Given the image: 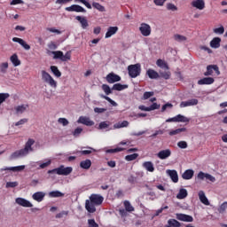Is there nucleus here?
Returning <instances> with one entry per match:
<instances>
[{"label":"nucleus","instance_id":"5fc2aeb1","mask_svg":"<svg viewBox=\"0 0 227 227\" xmlns=\"http://www.w3.org/2000/svg\"><path fill=\"white\" fill-rule=\"evenodd\" d=\"M213 33H215V35H223L224 33V27L221 26L219 27L214 28Z\"/></svg>","mask_w":227,"mask_h":227},{"label":"nucleus","instance_id":"a211bd4d","mask_svg":"<svg viewBox=\"0 0 227 227\" xmlns=\"http://www.w3.org/2000/svg\"><path fill=\"white\" fill-rule=\"evenodd\" d=\"M75 20H77L81 24V27L82 29H86L90 27V23H88V19L84 16H76Z\"/></svg>","mask_w":227,"mask_h":227},{"label":"nucleus","instance_id":"6e6d98bb","mask_svg":"<svg viewBox=\"0 0 227 227\" xmlns=\"http://www.w3.org/2000/svg\"><path fill=\"white\" fill-rule=\"evenodd\" d=\"M6 98H10V94L8 93H0V106L6 100Z\"/></svg>","mask_w":227,"mask_h":227},{"label":"nucleus","instance_id":"c756f323","mask_svg":"<svg viewBox=\"0 0 227 227\" xmlns=\"http://www.w3.org/2000/svg\"><path fill=\"white\" fill-rule=\"evenodd\" d=\"M175 118L176 123H189V118L185 117V115L177 114Z\"/></svg>","mask_w":227,"mask_h":227},{"label":"nucleus","instance_id":"393cba45","mask_svg":"<svg viewBox=\"0 0 227 227\" xmlns=\"http://www.w3.org/2000/svg\"><path fill=\"white\" fill-rule=\"evenodd\" d=\"M166 10L172 13H176V12H178V6L174 3L168 2L166 4Z\"/></svg>","mask_w":227,"mask_h":227},{"label":"nucleus","instance_id":"c9c22d12","mask_svg":"<svg viewBox=\"0 0 227 227\" xmlns=\"http://www.w3.org/2000/svg\"><path fill=\"white\" fill-rule=\"evenodd\" d=\"M184 132H187V129L185 128H179V129H173L171 131H169V136H178Z\"/></svg>","mask_w":227,"mask_h":227},{"label":"nucleus","instance_id":"39448f33","mask_svg":"<svg viewBox=\"0 0 227 227\" xmlns=\"http://www.w3.org/2000/svg\"><path fill=\"white\" fill-rule=\"evenodd\" d=\"M53 59H59L60 61H70L72 59V51H67L66 54L61 51H51Z\"/></svg>","mask_w":227,"mask_h":227},{"label":"nucleus","instance_id":"5701e85b","mask_svg":"<svg viewBox=\"0 0 227 227\" xmlns=\"http://www.w3.org/2000/svg\"><path fill=\"white\" fill-rule=\"evenodd\" d=\"M142 167L145 168V171H148L149 173H153V171H155V167L153 166V162L152 161L143 162Z\"/></svg>","mask_w":227,"mask_h":227},{"label":"nucleus","instance_id":"7c9ffc66","mask_svg":"<svg viewBox=\"0 0 227 227\" xmlns=\"http://www.w3.org/2000/svg\"><path fill=\"white\" fill-rule=\"evenodd\" d=\"M192 176H194V170L192 169H188L182 175V178H184V180H191Z\"/></svg>","mask_w":227,"mask_h":227},{"label":"nucleus","instance_id":"72a5a7b5","mask_svg":"<svg viewBox=\"0 0 227 227\" xmlns=\"http://www.w3.org/2000/svg\"><path fill=\"white\" fill-rule=\"evenodd\" d=\"M80 168H82V169H90V168H91V160H84L81 161Z\"/></svg>","mask_w":227,"mask_h":227},{"label":"nucleus","instance_id":"0e129e2a","mask_svg":"<svg viewBox=\"0 0 227 227\" xmlns=\"http://www.w3.org/2000/svg\"><path fill=\"white\" fill-rule=\"evenodd\" d=\"M47 31H49V33H54L55 35H61V31L56 27H49Z\"/></svg>","mask_w":227,"mask_h":227},{"label":"nucleus","instance_id":"c85d7f7f","mask_svg":"<svg viewBox=\"0 0 227 227\" xmlns=\"http://www.w3.org/2000/svg\"><path fill=\"white\" fill-rule=\"evenodd\" d=\"M129 121H119L116 122L115 124H114L113 129H125L127 127H129Z\"/></svg>","mask_w":227,"mask_h":227},{"label":"nucleus","instance_id":"7ed1b4c3","mask_svg":"<svg viewBox=\"0 0 227 227\" xmlns=\"http://www.w3.org/2000/svg\"><path fill=\"white\" fill-rule=\"evenodd\" d=\"M41 79L43 84H46V86H50V88H52L53 90L58 88V82L54 80V77H52V75H51V74H49L47 71H41Z\"/></svg>","mask_w":227,"mask_h":227},{"label":"nucleus","instance_id":"69168bd1","mask_svg":"<svg viewBox=\"0 0 227 227\" xmlns=\"http://www.w3.org/2000/svg\"><path fill=\"white\" fill-rule=\"evenodd\" d=\"M106 111H107L106 108H100V107L94 108V113H96L97 114H102L106 113Z\"/></svg>","mask_w":227,"mask_h":227},{"label":"nucleus","instance_id":"f03ea898","mask_svg":"<svg viewBox=\"0 0 227 227\" xmlns=\"http://www.w3.org/2000/svg\"><path fill=\"white\" fill-rule=\"evenodd\" d=\"M104 202V197L98 194H91L85 201V208L87 212H90V214H93L94 212H97V208L95 207H98V205H102Z\"/></svg>","mask_w":227,"mask_h":227},{"label":"nucleus","instance_id":"bb28decb","mask_svg":"<svg viewBox=\"0 0 227 227\" xmlns=\"http://www.w3.org/2000/svg\"><path fill=\"white\" fill-rule=\"evenodd\" d=\"M10 61L12 63L13 67H20V59H19V55H17V53H14L10 57Z\"/></svg>","mask_w":227,"mask_h":227},{"label":"nucleus","instance_id":"49530a36","mask_svg":"<svg viewBox=\"0 0 227 227\" xmlns=\"http://www.w3.org/2000/svg\"><path fill=\"white\" fill-rule=\"evenodd\" d=\"M111 125V123L109 121H101L98 125V129L99 130H104L106 129H109V126Z\"/></svg>","mask_w":227,"mask_h":227},{"label":"nucleus","instance_id":"4d7b16f0","mask_svg":"<svg viewBox=\"0 0 227 227\" xmlns=\"http://www.w3.org/2000/svg\"><path fill=\"white\" fill-rule=\"evenodd\" d=\"M75 3H82V4H84L86 8H88L89 10H91V4L86 0H75Z\"/></svg>","mask_w":227,"mask_h":227},{"label":"nucleus","instance_id":"2eb2a0df","mask_svg":"<svg viewBox=\"0 0 227 227\" xmlns=\"http://www.w3.org/2000/svg\"><path fill=\"white\" fill-rule=\"evenodd\" d=\"M106 81L109 82V84H114V82H119V81H121V77L114 73H110L106 75Z\"/></svg>","mask_w":227,"mask_h":227},{"label":"nucleus","instance_id":"6e6552de","mask_svg":"<svg viewBox=\"0 0 227 227\" xmlns=\"http://www.w3.org/2000/svg\"><path fill=\"white\" fill-rule=\"evenodd\" d=\"M128 72L129 77L136 78L141 74V65L135 64L128 67Z\"/></svg>","mask_w":227,"mask_h":227},{"label":"nucleus","instance_id":"864d4df0","mask_svg":"<svg viewBox=\"0 0 227 227\" xmlns=\"http://www.w3.org/2000/svg\"><path fill=\"white\" fill-rule=\"evenodd\" d=\"M58 123H59V125H62V127H67V126H68V124L70 123V121H68L67 120V118H59V119H58Z\"/></svg>","mask_w":227,"mask_h":227},{"label":"nucleus","instance_id":"de8ad7c7","mask_svg":"<svg viewBox=\"0 0 227 227\" xmlns=\"http://www.w3.org/2000/svg\"><path fill=\"white\" fill-rule=\"evenodd\" d=\"M93 8H95L96 10H98V12H106V7H104L102 4H100L99 3L94 2L92 4Z\"/></svg>","mask_w":227,"mask_h":227},{"label":"nucleus","instance_id":"4be33fe9","mask_svg":"<svg viewBox=\"0 0 227 227\" xmlns=\"http://www.w3.org/2000/svg\"><path fill=\"white\" fill-rule=\"evenodd\" d=\"M166 174L171 178V180H172V182H174V184H177L178 172H176V170L167 169Z\"/></svg>","mask_w":227,"mask_h":227},{"label":"nucleus","instance_id":"9b49d317","mask_svg":"<svg viewBox=\"0 0 227 227\" xmlns=\"http://www.w3.org/2000/svg\"><path fill=\"white\" fill-rule=\"evenodd\" d=\"M66 12H76V13H86V9L81 5L73 4L65 8Z\"/></svg>","mask_w":227,"mask_h":227},{"label":"nucleus","instance_id":"412c9836","mask_svg":"<svg viewBox=\"0 0 227 227\" xmlns=\"http://www.w3.org/2000/svg\"><path fill=\"white\" fill-rule=\"evenodd\" d=\"M29 106L27 104H21L18 105L14 107V111L16 114H23V113H26L28 109Z\"/></svg>","mask_w":227,"mask_h":227},{"label":"nucleus","instance_id":"a878e982","mask_svg":"<svg viewBox=\"0 0 227 227\" xmlns=\"http://www.w3.org/2000/svg\"><path fill=\"white\" fill-rule=\"evenodd\" d=\"M199 200L203 203V205H210V202L208 201V199L207 198V195H205V192L203 191L199 192Z\"/></svg>","mask_w":227,"mask_h":227},{"label":"nucleus","instance_id":"052dcab7","mask_svg":"<svg viewBox=\"0 0 227 227\" xmlns=\"http://www.w3.org/2000/svg\"><path fill=\"white\" fill-rule=\"evenodd\" d=\"M160 75L161 77H163V79H167L168 80V79H169L171 77V72H169V71H166L164 73L160 72Z\"/></svg>","mask_w":227,"mask_h":227},{"label":"nucleus","instance_id":"13d9d810","mask_svg":"<svg viewBox=\"0 0 227 227\" xmlns=\"http://www.w3.org/2000/svg\"><path fill=\"white\" fill-rule=\"evenodd\" d=\"M102 98H105V100H107V102H109V104L114 106V107H116L118 106V103H116V101L111 99V98H109L107 96H102Z\"/></svg>","mask_w":227,"mask_h":227},{"label":"nucleus","instance_id":"9d476101","mask_svg":"<svg viewBox=\"0 0 227 227\" xmlns=\"http://www.w3.org/2000/svg\"><path fill=\"white\" fill-rule=\"evenodd\" d=\"M192 8H195V10H199L200 12L205 10V0H192L191 2Z\"/></svg>","mask_w":227,"mask_h":227},{"label":"nucleus","instance_id":"58836bf2","mask_svg":"<svg viewBox=\"0 0 227 227\" xmlns=\"http://www.w3.org/2000/svg\"><path fill=\"white\" fill-rule=\"evenodd\" d=\"M188 192L186 189L181 188L176 195L177 200H185Z\"/></svg>","mask_w":227,"mask_h":227},{"label":"nucleus","instance_id":"a19ab883","mask_svg":"<svg viewBox=\"0 0 227 227\" xmlns=\"http://www.w3.org/2000/svg\"><path fill=\"white\" fill-rule=\"evenodd\" d=\"M9 67H10V64L8 62L0 63V73L6 74L8 72Z\"/></svg>","mask_w":227,"mask_h":227},{"label":"nucleus","instance_id":"0eeeda50","mask_svg":"<svg viewBox=\"0 0 227 227\" xmlns=\"http://www.w3.org/2000/svg\"><path fill=\"white\" fill-rule=\"evenodd\" d=\"M138 31L142 36H150L152 35V26L146 22H142L139 24Z\"/></svg>","mask_w":227,"mask_h":227},{"label":"nucleus","instance_id":"09e8293b","mask_svg":"<svg viewBox=\"0 0 227 227\" xmlns=\"http://www.w3.org/2000/svg\"><path fill=\"white\" fill-rule=\"evenodd\" d=\"M227 210V201L223 202L220 207H218L219 214H224Z\"/></svg>","mask_w":227,"mask_h":227},{"label":"nucleus","instance_id":"bf43d9fd","mask_svg":"<svg viewBox=\"0 0 227 227\" xmlns=\"http://www.w3.org/2000/svg\"><path fill=\"white\" fill-rule=\"evenodd\" d=\"M82 133V128H76L74 131H73V136L74 137H79V136H81V134Z\"/></svg>","mask_w":227,"mask_h":227},{"label":"nucleus","instance_id":"f8f14e48","mask_svg":"<svg viewBox=\"0 0 227 227\" xmlns=\"http://www.w3.org/2000/svg\"><path fill=\"white\" fill-rule=\"evenodd\" d=\"M77 123H82V125H86L87 127H93V125H95V121L86 116H80Z\"/></svg>","mask_w":227,"mask_h":227},{"label":"nucleus","instance_id":"4c0bfd02","mask_svg":"<svg viewBox=\"0 0 227 227\" xmlns=\"http://www.w3.org/2000/svg\"><path fill=\"white\" fill-rule=\"evenodd\" d=\"M182 224L180 222L176 221V219H169L168 221V224L165 225L164 227H180Z\"/></svg>","mask_w":227,"mask_h":227},{"label":"nucleus","instance_id":"aec40b11","mask_svg":"<svg viewBox=\"0 0 227 227\" xmlns=\"http://www.w3.org/2000/svg\"><path fill=\"white\" fill-rule=\"evenodd\" d=\"M12 42H15L16 43H20V45H21V47H23L25 51H29L31 49V46L27 44V43L24 41V39L22 38L13 37Z\"/></svg>","mask_w":227,"mask_h":227},{"label":"nucleus","instance_id":"8fccbe9b","mask_svg":"<svg viewBox=\"0 0 227 227\" xmlns=\"http://www.w3.org/2000/svg\"><path fill=\"white\" fill-rule=\"evenodd\" d=\"M103 91L106 93V95H111V93H113V90H111V87H109V85L107 84H103L101 86Z\"/></svg>","mask_w":227,"mask_h":227},{"label":"nucleus","instance_id":"f257e3e1","mask_svg":"<svg viewBox=\"0 0 227 227\" xmlns=\"http://www.w3.org/2000/svg\"><path fill=\"white\" fill-rule=\"evenodd\" d=\"M33 145H35V139L28 138L23 149L17 150L16 152L12 153L10 155L9 157L10 160H13L15 159H20L22 157H27V155H29L31 152H34Z\"/></svg>","mask_w":227,"mask_h":227},{"label":"nucleus","instance_id":"c03bdc74","mask_svg":"<svg viewBox=\"0 0 227 227\" xmlns=\"http://www.w3.org/2000/svg\"><path fill=\"white\" fill-rule=\"evenodd\" d=\"M175 42H185L187 40V37H185L184 35H182L180 34H176L173 36Z\"/></svg>","mask_w":227,"mask_h":227},{"label":"nucleus","instance_id":"cd10ccee","mask_svg":"<svg viewBox=\"0 0 227 227\" xmlns=\"http://www.w3.org/2000/svg\"><path fill=\"white\" fill-rule=\"evenodd\" d=\"M210 47L212 49H219V47H221V38L219 37L213 38V40L210 42Z\"/></svg>","mask_w":227,"mask_h":227},{"label":"nucleus","instance_id":"e433bc0d","mask_svg":"<svg viewBox=\"0 0 227 227\" xmlns=\"http://www.w3.org/2000/svg\"><path fill=\"white\" fill-rule=\"evenodd\" d=\"M52 164V159H46L43 162L39 164L38 169H45V168H49Z\"/></svg>","mask_w":227,"mask_h":227},{"label":"nucleus","instance_id":"603ef678","mask_svg":"<svg viewBox=\"0 0 227 227\" xmlns=\"http://www.w3.org/2000/svg\"><path fill=\"white\" fill-rule=\"evenodd\" d=\"M124 207H125V209L127 210V212H134V207H132V205L130 204L129 201L125 200Z\"/></svg>","mask_w":227,"mask_h":227},{"label":"nucleus","instance_id":"473e14b6","mask_svg":"<svg viewBox=\"0 0 227 227\" xmlns=\"http://www.w3.org/2000/svg\"><path fill=\"white\" fill-rule=\"evenodd\" d=\"M146 75H148L149 79H159V73L153 69H148Z\"/></svg>","mask_w":227,"mask_h":227},{"label":"nucleus","instance_id":"dca6fc26","mask_svg":"<svg viewBox=\"0 0 227 227\" xmlns=\"http://www.w3.org/2000/svg\"><path fill=\"white\" fill-rule=\"evenodd\" d=\"M176 217L178 221H183L184 223H192L194 221L192 216L185 214H176Z\"/></svg>","mask_w":227,"mask_h":227},{"label":"nucleus","instance_id":"f704fd0d","mask_svg":"<svg viewBox=\"0 0 227 227\" xmlns=\"http://www.w3.org/2000/svg\"><path fill=\"white\" fill-rule=\"evenodd\" d=\"M49 198H63L65 196V193L59 192V191H52L48 193Z\"/></svg>","mask_w":227,"mask_h":227},{"label":"nucleus","instance_id":"f3484780","mask_svg":"<svg viewBox=\"0 0 227 227\" xmlns=\"http://www.w3.org/2000/svg\"><path fill=\"white\" fill-rule=\"evenodd\" d=\"M32 200L37 201V203H42V201L45 200V192H36L33 193Z\"/></svg>","mask_w":227,"mask_h":227},{"label":"nucleus","instance_id":"a18cd8bd","mask_svg":"<svg viewBox=\"0 0 227 227\" xmlns=\"http://www.w3.org/2000/svg\"><path fill=\"white\" fill-rule=\"evenodd\" d=\"M26 169L25 165H20L17 167H11V171H13V173H19L20 171H24Z\"/></svg>","mask_w":227,"mask_h":227},{"label":"nucleus","instance_id":"423d86ee","mask_svg":"<svg viewBox=\"0 0 227 227\" xmlns=\"http://www.w3.org/2000/svg\"><path fill=\"white\" fill-rule=\"evenodd\" d=\"M197 179L200 182H207V184H215L216 181L215 176L203 171L198 173Z\"/></svg>","mask_w":227,"mask_h":227},{"label":"nucleus","instance_id":"ddd939ff","mask_svg":"<svg viewBox=\"0 0 227 227\" xmlns=\"http://www.w3.org/2000/svg\"><path fill=\"white\" fill-rule=\"evenodd\" d=\"M156 156L158 157V159H160V160H166V159H169V157H171V150H161L156 154Z\"/></svg>","mask_w":227,"mask_h":227},{"label":"nucleus","instance_id":"ea45409f","mask_svg":"<svg viewBox=\"0 0 227 227\" xmlns=\"http://www.w3.org/2000/svg\"><path fill=\"white\" fill-rule=\"evenodd\" d=\"M156 65L157 67H159L160 68H163L164 70L169 69V67H168V63L160 59L156 61Z\"/></svg>","mask_w":227,"mask_h":227},{"label":"nucleus","instance_id":"79ce46f5","mask_svg":"<svg viewBox=\"0 0 227 227\" xmlns=\"http://www.w3.org/2000/svg\"><path fill=\"white\" fill-rule=\"evenodd\" d=\"M129 88L128 85H122L121 83H115L113 86L112 90H114L115 91H122V90H127Z\"/></svg>","mask_w":227,"mask_h":227},{"label":"nucleus","instance_id":"680f3d73","mask_svg":"<svg viewBox=\"0 0 227 227\" xmlns=\"http://www.w3.org/2000/svg\"><path fill=\"white\" fill-rule=\"evenodd\" d=\"M177 146H178V148H181L182 150H185V148H187L188 145L185 141H179L177 143Z\"/></svg>","mask_w":227,"mask_h":227},{"label":"nucleus","instance_id":"6ab92c4d","mask_svg":"<svg viewBox=\"0 0 227 227\" xmlns=\"http://www.w3.org/2000/svg\"><path fill=\"white\" fill-rule=\"evenodd\" d=\"M214 72H215L216 75H220L221 72L219 71V67L217 66H208L207 67V72L204 75H214Z\"/></svg>","mask_w":227,"mask_h":227},{"label":"nucleus","instance_id":"1a4fd4ad","mask_svg":"<svg viewBox=\"0 0 227 227\" xmlns=\"http://www.w3.org/2000/svg\"><path fill=\"white\" fill-rule=\"evenodd\" d=\"M16 205L20 207H23L24 208H33V203L27 199L24 198H16L15 199Z\"/></svg>","mask_w":227,"mask_h":227},{"label":"nucleus","instance_id":"20e7f679","mask_svg":"<svg viewBox=\"0 0 227 227\" xmlns=\"http://www.w3.org/2000/svg\"><path fill=\"white\" fill-rule=\"evenodd\" d=\"M72 171H74V168L65 167V165H61L57 168L48 170V174L49 175L56 174L62 176H68V175L72 174Z\"/></svg>","mask_w":227,"mask_h":227},{"label":"nucleus","instance_id":"4468645a","mask_svg":"<svg viewBox=\"0 0 227 227\" xmlns=\"http://www.w3.org/2000/svg\"><path fill=\"white\" fill-rule=\"evenodd\" d=\"M198 99L196 98H192V99H188L186 101H183L180 103L179 107L181 109H184V107H191L192 106H198Z\"/></svg>","mask_w":227,"mask_h":227},{"label":"nucleus","instance_id":"338daca9","mask_svg":"<svg viewBox=\"0 0 227 227\" xmlns=\"http://www.w3.org/2000/svg\"><path fill=\"white\" fill-rule=\"evenodd\" d=\"M17 185H19V183L17 182H7L5 184V187L7 189H10V188L17 187Z\"/></svg>","mask_w":227,"mask_h":227},{"label":"nucleus","instance_id":"e2e57ef3","mask_svg":"<svg viewBox=\"0 0 227 227\" xmlns=\"http://www.w3.org/2000/svg\"><path fill=\"white\" fill-rule=\"evenodd\" d=\"M27 121V119H21L15 122V127H22V125H26V122Z\"/></svg>","mask_w":227,"mask_h":227},{"label":"nucleus","instance_id":"774afa93","mask_svg":"<svg viewBox=\"0 0 227 227\" xmlns=\"http://www.w3.org/2000/svg\"><path fill=\"white\" fill-rule=\"evenodd\" d=\"M89 227H98V223H95L94 219L88 220Z\"/></svg>","mask_w":227,"mask_h":227},{"label":"nucleus","instance_id":"2f4dec72","mask_svg":"<svg viewBox=\"0 0 227 227\" xmlns=\"http://www.w3.org/2000/svg\"><path fill=\"white\" fill-rule=\"evenodd\" d=\"M198 84H200V86L203 84H214V78L206 77V78L200 79L198 81Z\"/></svg>","mask_w":227,"mask_h":227},{"label":"nucleus","instance_id":"b1692460","mask_svg":"<svg viewBox=\"0 0 227 227\" xmlns=\"http://www.w3.org/2000/svg\"><path fill=\"white\" fill-rule=\"evenodd\" d=\"M118 33V27H109L105 35V38H111V36H114Z\"/></svg>","mask_w":227,"mask_h":227},{"label":"nucleus","instance_id":"3c124183","mask_svg":"<svg viewBox=\"0 0 227 227\" xmlns=\"http://www.w3.org/2000/svg\"><path fill=\"white\" fill-rule=\"evenodd\" d=\"M137 157H139V154L137 153L129 154L125 156V160H127L128 162H130V160H136Z\"/></svg>","mask_w":227,"mask_h":227},{"label":"nucleus","instance_id":"37998d69","mask_svg":"<svg viewBox=\"0 0 227 227\" xmlns=\"http://www.w3.org/2000/svg\"><path fill=\"white\" fill-rule=\"evenodd\" d=\"M51 72L53 74L55 77H61V71L56 66H51L50 67Z\"/></svg>","mask_w":227,"mask_h":227}]
</instances>
